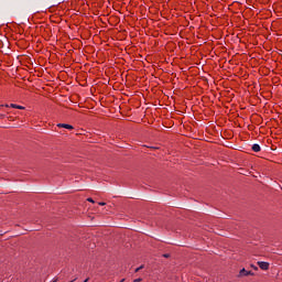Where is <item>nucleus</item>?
Masks as SVG:
<instances>
[{
	"label": "nucleus",
	"mask_w": 282,
	"mask_h": 282,
	"mask_svg": "<svg viewBox=\"0 0 282 282\" xmlns=\"http://www.w3.org/2000/svg\"><path fill=\"white\" fill-rule=\"evenodd\" d=\"M248 276H254V273L252 271H247Z\"/></svg>",
	"instance_id": "obj_7"
},
{
	"label": "nucleus",
	"mask_w": 282,
	"mask_h": 282,
	"mask_svg": "<svg viewBox=\"0 0 282 282\" xmlns=\"http://www.w3.org/2000/svg\"><path fill=\"white\" fill-rule=\"evenodd\" d=\"M87 202H90L91 204H94V198H87Z\"/></svg>",
	"instance_id": "obj_9"
},
{
	"label": "nucleus",
	"mask_w": 282,
	"mask_h": 282,
	"mask_svg": "<svg viewBox=\"0 0 282 282\" xmlns=\"http://www.w3.org/2000/svg\"><path fill=\"white\" fill-rule=\"evenodd\" d=\"M57 127H58L59 129H68V130L74 129V126L67 124V123H58Z\"/></svg>",
	"instance_id": "obj_2"
},
{
	"label": "nucleus",
	"mask_w": 282,
	"mask_h": 282,
	"mask_svg": "<svg viewBox=\"0 0 282 282\" xmlns=\"http://www.w3.org/2000/svg\"><path fill=\"white\" fill-rule=\"evenodd\" d=\"M12 109H25L23 106H19L17 104H11Z\"/></svg>",
	"instance_id": "obj_5"
},
{
	"label": "nucleus",
	"mask_w": 282,
	"mask_h": 282,
	"mask_svg": "<svg viewBox=\"0 0 282 282\" xmlns=\"http://www.w3.org/2000/svg\"><path fill=\"white\" fill-rule=\"evenodd\" d=\"M164 257L169 258V254H164Z\"/></svg>",
	"instance_id": "obj_11"
},
{
	"label": "nucleus",
	"mask_w": 282,
	"mask_h": 282,
	"mask_svg": "<svg viewBox=\"0 0 282 282\" xmlns=\"http://www.w3.org/2000/svg\"><path fill=\"white\" fill-rule=\"evenodd\" d=\"M99 204H100V206H105L106 203H99Z\"/></svg>",
	"instance_id": "obj_10"
},
{
	"label": "nucleus",
	"mask_w": 282,
	"mask_h": 282,
	"mask_svg": "<svg viewBox=\"0 0 282 282\" xmlns=\"http://www.w3.org/2000/svg\"><path fill=\"white\" fill-rule=\"evenodd\" d=\"M56 281H58V280H53V282H56Z\"/></svg>",
	"instance_id": "obj_12"
},
{
	"label": "nucleus",
	"mask_w": 282,
	"mask_h": 282,
	"mask_svg": "<svg viewBox=\"0 0 282 282\" xmlns=\"http://www.w3.org/2000/svg\"><path fill=\"white\" fill-rule=\"evenodd\" d=\"M258 265H259L260 270H270L269 262L258 261Z\"/></svg>",
	"instance_id": "obj_1"
},
{
	"label": "nucleus",
	"mask_w": 282,
	"mask_h": 282,
	"mask_svg": "<svg viewBox=\"0 0 282 282\" xmlns=\"http://www.w3.org/2000/svg\"><path fill=\"white\" fill-rule=\"evenodd\" d=\"M252 151L254 152V153H259V151H261V145H259V144H253L252 145Z\"/></svg>",
	"instance_id": "obj_3"
},
{
	"label": "nucleus",
	"mask_w": 282,
	"mask_h": 282,
	"mask_svg": "<svg viewBox=\"0 0 282 282\" xmlns=\"http://www.w3.org/2000/svg\"><path fill=\"white\" fill-rule=\"evenodd\" d=\"M144 269V265H140L139 268H137L135 270H134V272H138L139 270H143Z\"/></svg>",
	"instance_id": "obj_6"
},
{
	"label": "nucleus",
	"mask_w": 282,
	"mask_h": 282,
	"mask_svg": "<svg viewBox=\"0 0 282 282\" xmlns=\"http://www.w3.org/2000/svg\"><path fill=\"white\" fill-rule=\"evenodd\" d=\"M121 282H124V280H121Z\"/></svg>",
	"instance_id": "obj_13"
},
{
	"label": "nucleus",
	"mask_w": 282,
	"mask_h": 282,
	"mask_svg": "<svg viewBox=\"0 0 282 282\" xmlns=\"http://www.w3.org/2000/svg\"><path fill=\"white\" fill-rule=\"evenodd\" d=\"M142 278L134 279L133 282H141Z\"/></svg>",
	"instance_id": "obj_8"
},
{
	"label": "nucleus",
	"mask_w": 282,
	"mask_h": 282,
	"mask_svg": "<svg viewBox=\"0 0 282 282\" xmlns=\"http://www.w3.org/2000/svg\"><path fill=\"white\" fill-rule=\"evenodd\" d=\"M238 276H248V270L241 269Z\"/></svg>",
	"instance_id": "obj_4"
}]
</instances>
